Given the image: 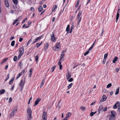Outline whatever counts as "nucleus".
I'll return each mask as SVG.
<instances>
[{
  "label": "nucleus",
  "mask_w": 120,
  "mask_h": 120,
  "mask_svg": "<svg viewBox=\"0 0 120 120\" xmlns=\"http://www.w3.org/2000/svg\"><path fill=\"white\" fill-rule=\"evenodd\" d=\"M20 52V53L19 54H20V55H22L23 53L24 52H22V51H19Z\"/></svg>",
  "instance_id": "obj_55"
},
{
  "label": "nucleus",
  "mask_w": 120,
  "mask_h": 120,
  "mask_svg": "<svg viewBox=\"0 0 120 120\" xmlns=\"http://www.w3.org/2000/svg\"><path fill=\"white\" fill-rule=\"evenodd\" d=\"M115 111H112L111 112V116H113L114 117L115 116Z\"/></svg>",
  "instance_id": "obj_22"
},
{
  "label": "nucleus",
  "mask_w": 120,
  "mask_h": 120,
  "mask_svg": "<svg viewBox=\"0 0 120 120\" xmlns=\"http://www.w3.org/2000/svg\"><path fill=\"white\" fill-rule=\"evenodd\" d=\"M106 59H105L104 58L103 60V61L102 62V63H103V64H105V61H106Z\"/></svg>",
  "instance_id": "obj_49"
},
{
  "label": "nucleus",
  "mask_w": 120,
  "mask_h": 120,
  "mask_svg": "<svg viewBox=\"0 0 120 120\" xmlns=\"http://www.w3.org/2000/svg\"><path fill=\"white\" fill-rule=\"evenodd\" d=\"M112 86V85L111 83H109L108 84L107 86V88H109L110 87Z\"/></svg>",
  "instance_id": "obj_44"
},
{
  "label": "nucleus",
  "mask_w": 120,
  "mask_h": 120,
  "mask_svg": "<svg viewBox=\"0 0 120 120\" xmlns=\"http://www.w3.org/2000/svg\"><path fill=\"white\" fill-rule=\"evenodd\" d=\"M60 48V42H58L57 43L56 47L55 48L53 47V50L54 51H57L59 50Z\"/></svg>",
  "instance_id": "obj_1"
},
{
  "label": "nucleus",
  "mask_w": 120,
  "mask_h": 120,
  "mask_svg": "<svg viewBox=\"0 0 120 120\" xmlns=\"http://www.w3.org/2000/svg\"><path fill=\"white\" fill-rule=\"evenodd\" d=\"M25 72L24 70H22V71L20 73L22 75Z\"/></svg>",
  "instance_id": "obj_56"
},
{
  "label": "nucleus",
  "mask_w": 120,
  "mask_h": 120,
  "mask_svg": "<svg viewBox=\"0 0 120 120\" xmlns=\"http://www.w3.org/2000/svg\"><path fill=\"white\" fill-rule=\"evenodd\" d=\"M72 85L73 83H71L70 84H69L68 86V89H70L71 88V86H72Z\"/></svg>",
  "instance_id": "obj_35"
},
{
  "label": "nucleus",
  "mask_w": 120,
  "mask_h": 120,
  "mask_svg": "<svg viewBox=\"0 0 120 120\" xmlns=\"http://www.w3.org/2000/svg\"><path fill=\"white\" fill-rule=\"evenodd\" d=\"M77 24L78 25H79V24L80 23L81 20V17H80L79 18H77Z\"/></svg>",
  "instance_id": "obj_16"
},
{
  "label": "nucleus",
  "mask_w": 120,
  "mask_h": 120,
  "mask_svg": "<svg viewBox=\"0 0 120 120\" xmlns=\"http://www.w3.org/2000/svg\"><path fill=\"white\" fill-rule=\"evenodd\" d=\"M42 43V42H41L40 43H37L36 44V46H37V48H38L39 46L41 45Z\"/></svg>",
  "instance_id": "obj_25"
},
{
  "label": "nucleus",
  "mask_w": 120,
  "mask_h": 120,
  "mask_svg": "<svg viewBox=\"0 0 120 120\" xmlns=\"http://www.w3.org/2000/svg\"><path fill=\"white\" fill-rule=\"evenodd\" d=\"M27 117L29 118H32L31 116L32 115V110L29 107L27 109Z\"/></svg>",
  "instance_id": "obj_2"
},
{
  "label": "nucleus",
  "mask_w": 120,
  "mask_h": 120,
  "mask_svg": "<svg viewBox=\"0 0 120 120\" xmlns=\"http://www.w3.org/2000/svg\"><path fill=\"white\" fill-rule=\"evenodd\" d=\"M71 115V113L68 112L66 114V117L64 120H67V119Z\"/></svg>",
  "instance_id": "obj_5"
},
{
  "label": "nucleus",
  "mask_w": 120,
  "mask_h": 120,
  "mask_svg": "<svg viewBox=\"0 0 120 120\" xmlns=\"http://www.w3.org/2000/svg\"><path fill=\"white\" fill-rule=\"evenodd\" d=\"M70 30V26L69 25H68L67 26L66 29V31L67 32V33H69Z\"/></svg>",
  "instance_id": "obj_14"
},
{
  "label": "nucleus",
  "mask_w": 120,
  "mask_h": 120,
  "mask_svg": "<svg viewBox=\"0 0 120 120\" xmlns=\"http://www.w3.org/2000/svg\"><path fill=\"white\" fill-rule=\"evenodd\" d=\"M79 3V0L77 1L76 4V7H77Z\"/></svg>",
  "instance_id": "obj_48"
},
{
  "label": "nucleus",
  "mask_w": 120,
  "mask_h": 120,
  "mask_svg": "<svg viewBox=\"0 0 120 120\" xmlns=\"http://www.w3.org/2000/svg\"><path fill=\"white\" fill-rule=\"evenodd\" d=\"M119 70V68H117L116 69V72H118Z\"/></svg>",
  "instance_id": "obj_62"
},
{
  "label": "nucleus",
  "mask_w": 120,
  "mask_h": 120,
  "mask_svg": "<svg viewBox=\"0 0 120 120\" xmlns=\"http://www.w3.org/2000/svg\"><path fill=\"white\" fill-rule=\"evenodd\" d=\"M74 27V24H72V26H71V30L70 32V33H71V32H72V30L73 29V28Z\"/></svg>",
  "instance_id": "obj_31"
},
{
  "label": "nucleus",
  "mask_w": 120,
  "mask_h": 120,
  "mask_svg": "<svg viewBox=\"0 0 120 120\" xmlns=\"http://www.w3.org/2000/svg\"><path fill=\"white\" fill-rule=\"evenodd\" d=\"M14 3L15 4L17 5L18 3L17 0H12Z\"/></svg>",
  "instance_id": "obj_29"
},
{
  "label": "nucleus",
  "mask_w": 120,
  "mask_h": 120,
  "mask_svg": "<svg viewBox=\"0 0 120 120\" xmlns=\"http://www.w3.org/2000/svg\"><path fill=\"white\" fill-rule=\"evenodd\" d=\"M119 104V102H117L113 106V108L114 109H116L117 108V105Z\"/></svg>",
  "instance_id": "obj_17"
},
{
  "label": "nucleus",
  "mask_w": 120,
  "mask_h": 120,
  "mask_svg": "<svg viewBox=\"0 0 120 120\" xmlns=\"http://www.w3.org/2000/svg\"><path fill=\"white\" fill-rule=\"evenodd\" d=\"M108 56V54L107 53H105L104 54V58L105 59H106V58Z\"/></svg>",
  "instance_id": "obj_40"
},
{
  "label": "nucleus",
  "mask_w": 120,
  "mask_h": 120,
  "mask_svg": "<svg viewBox=\"0 0 120 120\" xmlns=\"http://www.w3.org/2000/svg\"><path fill=\"white\" fill-rule=\"evenodd\" d=\"M73 80V79L72 78H71L70 79H68V81L69 82H71Z\"/></svg>",
  "instance_id": "obj_47"
},
{
  "label": "nucleus",
  "mask_w": 120,
  "mask_h": 120,
  "mask_svg": "<svg viewBox=\"0 0 120 120\" xmlns=\"http://www.w3.org/2000/svg\"><path fill=\"white\" fill-rule=\"evenodd\" d=\"M80 109L83 111H84L85 109V107L82 106L80 107Z\"/></svg>",
  "instance_id": "obj_34"
},
{
  "label": "nucleus",
  "mask_w": 120,
  "mask_h": 120,
  "mask_svg": "<svg viewBox=\"0 0 120 120\" xmlns=\"http://www.w3.org/2000/svg\"><path fill=\"white\" fill-rule=\"evenodd\" d=\"M93 46H91V47H90V48L89 49V51H90L91 50V49L93 48Z\"/></svg>",
  "instance_id": "obj_59"
},
{
  "label": "nucleus",
  "mask_w": 120,
  "mask_h": 120,
  "mask_svg": "<svg viewBox=\"0 0 120 120\" xmlns=\"http://www.w3.org/2000/svg\"><path fill=\"white\" fill-rule=\"evenodd\" d=\"M120 9V8H119L117 10V13L116 17V22H117L118 21V19L119 16V12Z\"/></svg>",
  "instance_id": "obj_3"
},
{
  "label": "nucleus",
  "mask_w": 120,
  "mask_h": 120,
  "mask_svg": "<svg viewBox=\"0 0 120 120\" xmlns=\"http://www.w3.org/2000/svg\"><path fill=\"white\" fill-rule=\"evenodd\" d=\"M42 117L43 119H47V114L45 112H44L42 115Z\"/></svg>",
  "instance_id": "obj_10"
},
{
  "label": "nucleus",
  "mask_w": 120,
  "mask_h": 120,
  "mask_svg": "<svg viewBox=\"0 0 120 120\" xmlns=\"http://www.w3.org/2000/svg\"><path fill=\"white\" fill-rule=\"evenodd\" d=\"M19 51L24 52V48L23 47H22L20 48L19 50Z\"/></svg>",
  "instance_id": "obj_42"
},
{
  "label": "nucleus",
  "mask_w": 120,
  "mask_h": 120,
  "mask_svg": "<svg viewBox=\"0 0 120 120\" xmlns=\"http://www.w3.org/2000/svg\"><path fill=\"white\" fill-rule=\"evenodd\" d=\"M22 75L20 73H19L18 75V76L16 77L15 78L16 79H18V78L20 77Z\"/></svg>",
  "instance_id": "obj_37"
},
{
  "label": "nucleus",
  "mask_w": 120,
  "mask_h": 120,
  "mask_svg": "<svg viewBox=\"0 0 120 120\" xmlns=\"http://www.w3.org/2000/svg\"><path fill=\"white\" fill-rule=\"evenodd\" d=\"M45 79H43L42 81V83H41V85H40V88H41L43 84L45 83Z\"/></svg>",
  "instance_id": "obj_15"
},
{
  "label": "nucleus",
  "mask_w": 120,
  "mask_h": 120,
  "mask_svg": "<svg viewBox=\"0 0 120 120\" xmlns=\"http://www.w3.org/2000/svg\"><path fill=\"white\" fill-rule=\"evenodd\" d=\"M32 41V40L31 39H30L29 41L27 43V45H28L30 43V42H31Z\"/></svg>",
  "instance_id": "obj_52"
},
{
  "label": "nucleus",
  "mask_w": 120,
  "mask_h": 120,
  "mask_svg": "<svg viewBox=\"0 0 120 120\" xmlns=\"http://www.w3.org/2000/svg\"><path fill=\"white\" fill-rule=\"evenodd\" d=\"M22 56V55H20V54H19L18 57V59L19 60L20 59V57H21V56Z\"/></svg>",
  "instance_id": "obj_63"
},
{
  "label": "nucleus",
  "mask_w": 120,
  "mask_h": 120,
  "mask_svg": "<svg viewBox=\"0 0 120 120\" xmlns=\"http://www.w3.org/2000/svg\"><path fill=\"white\" fill-rule=\"evenodd\" d=\"M17 110V107H15L13 110L12 111H14V112H16V111Z\"/></svg>",
  "instance_id": "obj_33"
},
{
  "label": "nucleus",
  "mask_w": 120,
  "mask_h": 120,
  "mask_svg": "<svg viewBox=\"0 0 120 120\" xmlns=\"http://www.w3.org/2000/svg\"><path fill=\"white\" fill-rule=\"evenodd\" d=\"M15 113V112L12 111V112H11L10 116V117H12L14 116V114Z\"/></svg>",
  "instance_id": "obj_13"
},
{
  "label": "nucleus",
  "mask_w": 120,
  "mask_h": 120,
  "mask_svg": "<svg viewBox=\"0 0 120 120\" xmlns=\"http://www.w3.org/2000/svg\"><path fill=\"white\" fill-rule=\"evenodd\" d=\"M42 36H40L39 37L37 38L33 42V43H32V44H34V43H35L37 42L39 40V39L41 38V37H42Z\"/></svg>",
  "instance_id": "obj_9"
},
{
  "label": "nucleus",
  "mask_w": 120,
  "mask_h": 120,
  "mask_svg": "<svg viewBox=\"0 0 120 120\" xmlns=\"http://www.w3.org/2000/svg\"><path fill=\"white\" fill-rule=\"evenodd\" d=\"M56 67V66H54L53 67H52V68L51 69V71L52 72L54 70V69H55Z\"/></svg>",
  "instance_id": "obj_32"
},
{
  "label": "nucleus",
  "mask_w": 120,
  "mask_h": 120,
  "mask_svg": "<svg viewBox=\"0 0 120 120\" xmlns=\"http://www.w3.org/2000/svg\"><path fill=\"white\" fill-rule=\"evenodd\" d=\"M24 82L23 81L22 79H21L19 83V85L22 88V87L24 85Z\"/></svg>",
  "instance_id": "obj_11"
},
{
  "label": "nucleus",
  "mask_w": 120,
  "mask_h": 120,
  "mask_svg": "<svg viewBox=\"0 0 120 120\" xmlns=\"http://www.w3.org/2000/svg\"><path fill=\"white\" fill-rule=\"evenodd\" d=\"M13 60L14 61H16L17 59V56H15L13 58Z\"/></svg>",
  "instance_id": "obj_38"
},
{
  "label": "nucleus",
  "mask_w": 120,
  "mask_h": 120,
  "mask_svg": "<svg viewBox=\"0 0 120 120\" xmlns=\"http://www.w3.org/2000/svg\"><path fill=\"white\" fill-rule=\"evenodd\" d=\"M94 112H91L90 113V115L91 116H93V115L94 114Z\"/></svg>",
  "instance_id": "obj_45"
},
{
  "label": "nucleus",
  "mask_w": 120,
  "mask_h": 120,
  "mask_svg": "<svg viewBox=\"0 0 120 120\" xmlns=\"http://www.w3.org/2000/svg\"><path fill=\"white\" fill-rule=\"evenodd\" d=\"M30 10H31V11H34V8H33V7H31V8H30Z\"/></svg>",
  "instance_id": "obj_58"
},
{
  "label": "nucleus",
  "mask_w": 120,
  "mask_h": 120,
  "mask_svg": "<svg viewBox=\"0 0 120 120\" xmlns=\"http://www.w3.org/2000/svg\"><path fill=\"white\" fill-rule=\"evenodd\" d=\"M119 88L117 89H116V90L115 92V94L116 95H117V94H118L119 93Z\"/></svg>",
  "instance_id": "obj_24"
},
{
  "label": "nucleus",
  "mask_w": 120,
  "mask_h": 120,
  "mask_svg": "<svg viewBox=\"0 0 120 120\" xmlns=\"http://www.w3.org/2000/svg\"><path fill=\"white\" fill-rule=\"evenodd\" d=\"M107 97L105 95L103 96L102 99L101 100V101H105L107 99Z\"/></svg>",
  "instance_id": "obj_12"
},
{
  "label": "nucleus",
  "mask_w": 120,
  "mask_h": 120,
  "mask_svg": "<svg viewBox=\"0 0 120 120\" xmlns=\"http://www.w3.org/2000/svg\"><path fill=\"white\" fill-rule=\"evenodd\" d=\"M8 59V58L4 59L2 61L1 63V64H4V63Z\"/></svg>",
  "instance_id": "obj_26"
},
{
  "label": "nucleus",
  "mask_w": 120,
  "mask_h": 120,
  "mask_svg": "<svg viewBox=\"0 0 120 120\" xmlns=\"http://www.w3.org/2000/svg\"><path fill=\"white\" fill-rule=\"evenodd\" d=\"M14 80V79H11L10 81L9 82V84H12V83L13 82V81Z\"/></svg>",
  "instance_id": "obj_41"
},
{
  "label": "nucleus",
  "mask_w": 120,
  "mask_h": 120,
  "mask_svg": "<svg viewBox=\"0 0 120 120\" xmlns=\"http://www.w3.org/2000/svg\"><path fill=\"white\" fill-rule=\"evenodd\" d=\"M22 18V16H20L18 19H17L19 20H21Z\"/></svg>",
  "instance_id": "obj_64"
},
{
  "label": "nucleus",
  "mask_w": 120,
  "mask_h": 120,
  "mask_svg": "<svg viewBox=\"0 0 120 120\" xmlns=\"http://www.w3.org/2000/svg\"><path fill=\"white\" fill-rule=\"evenodd\" d=\"M107 107H106L103 110V111H106V110L107 109Z\"/></svg>",
  "instance_id": "obj_61"
},
{
  "label": "nucleus",
  "mask_w": 120,
  "mask_h": 120,
  "mask_svg": "<svg viewBox=\"0 0 120 120\" xmlns=\"http://www.w3.org/2000/svg\"><path fill=\"white\" fill-rule=\"evenodd\" d=\"M22 40H23L22 38H19V41L20 42H21L22 41Z\"/></svg>",
  "instance_id": "obj_60"
},
{
  "label": "nucleus",
  "mask_w": 120,
  "mask_h": 120,
  "mask_svg": "<svg viewBox=\"0 0 120 120\" xmlns=\"http://www.w3.org/2000/svg\"><path fill=\"white\" fill-rule=\"evenodd\" d=\"M43 8L42 7H39L38 8V10L40 12H41V11L43 10Z\"/></svg>",
  "instance_id": "obj_21"
},
{
  "label": "nucleus",
  "mask_w": 120,
  "mask_h": 120,
  "mask_svg": "<svg viewBox=\"0 0 120 120\" xmlns=\"http://www.w3.org/2000/svg\"><path fill=\"white\" fill-rule=\"evenodd\" d=\"M5 5L6 7L8 8L9 6V4L8 2H5Z\"/></svg>",
  "instance_id": "obj_27"
},
{
  "label": "nucleus",
  "mask_w": 120,
  "mask_h": 120,
  "mask_svg": "<svg viewBox=\"0 0 120 120\" xmlns=\"http://www.w3.org/2000/svg\"><path fill=\"white\" fill-rule=\"evenodd\" d=\"M67 73L66 74V75L67 78V79L68 80L70 77H71V75L70 73V72L69 71L67 70Z\"/></svg>",
  "instance_id": "obj_7"
},
{
  "label": "nucleus",
  "mask_w": 120,
  "mask_h": 120,
  "mask_svg": "<svg viewBox=\"0 0 120 120\" xmlns=\"http://www.w3.org/2000/svg\"><path fill=\"white\" fill-rule=\"evenodd\" d=\"M22 63L21 62H19V66L21 68H22Z\"/></svg>",
  "instance_id": "obj_23"
},
{
  "label": "nucleus",
  "mask_w": 120,
  "mask_h": 120,
  "mask_svg": "<svg viewBox=\"0 0 120 120\" xmlns=\"http://www.w3.org/2000/svg\"><path fill=\"white\" fill-rule=\"evenodd\" d=\"M82 13V12L81 11H79L78 12V14L77 16V18H80L79 17L81 16Z\"/></svg>",
  "instance_id": "obj_18"
},
{
  "label": "nucleus",
  "mask_w": 120,
  "mask_h": 120,
  "mask_svg": "<svg viewBox=\"0 0 120 120\" xmlns=\"http://www.w3.org/2000/svg\"><path fill=\"white\" fill-rule=\"evenodd\" d=\"M19 21V20L18 19H16L15 20L14 22L13 23V25H14L15 23H16L17 22H18Z\"/></svg>",
  "instance_id": "obj_39"
},
{
  "label": "nucleus",
  "mask_w": 120,
  "mask_h": 120,
  "mask_svg": "<svg viewBox=\"0 0 120 120\" xmlns=\"http://www.w3.org/2000/svg\"><path fill=\"white\" fill-rule=\"evenodd\" d=\"M115 117L111 116L109 118V120H114Z\"/></svg>",
  "instance_id": "obj_30"
},
{
  "label": "nucleus",
  "mask_w": 120,
  "mask_h": 120,
  "mask_svg": "<svg viewBox=\"0 0 120 120\" xmlns=\"http://www.w3.org/2000/svg\"><path fill=\"white\" fill-rule=\"evenodd\" d=\"M41 100V99L40 98H37L35 102V104L34 105V106H35L36 105H38Z\"/></svg>",
  "instance_id": "obj_8"
},
{
  "label": "nucleus",
  "mask_w": 120,
  "mask_h": 120,
  "mask_svg": "<svg viewBox=\"0 0 120 120\" xmlns=\"http://www.w3.org/2000/svg\"><path fill=\"white\" fill-rule=\"evenodd\" d=\"M48 43H47L45 45V50H46L47 49V48L48 46Z\"/></svg>",
  "instance_id": "obj_36"
},
{
  "label": "nucleus",
  "mask_w": 120,
  "mask_h": 120,
  "mask_svg": "<svg viewBox=\"0 0 120 120\" xmlns=\"http://www.w3.org/2000/svg\"><path fill=\"white\" fill-rule=\"evenodd\" d=\"M15 41H13L11 42V45L12 46H13L15 45Z\"/></svg>",
  "instance_id": "obj_28"
},
{
  "label": "nucleus",
  "mask_w": 120,
  "mask_h": 120,
  "mask_svg": "<svg viewBox=\"0 0 120 120\" xmlns=\"http://www.w3.org/2000/svg\"><path fill=\"white\" fill-rule=\"evenodd\" d=\"M103 32H104V30H103V29H102V31H101V36H102V35L103 33Z\"/></svg>",
  "instance_id": "obj_57"
},
{
  "label": "nucleus",
  "mask_w": 120,
  "mask_h": 120,
  "mask_svg": "<svg viewBox=\"0 0 120 120\" xmlns=\"http://www.w3.org/2000/svg\"><path fill=\"white\" fill-rule=\"evenodd\" d=\"M89 51H86V52L84 54V56H86L87 54H88L89 53Z\"/></svg>",
  "instance_id": "obj_46"
},
{
  "label": "nucleus",
  "mask_w": 120,
  "mask_h": 120,
  "mask_svg": "<svg viewBox=\"0 0 120 120\" xmlns=\"http://www.w3.org/2000/svg\"><path fill=\"white\" fill-rule=\"evenodd\" d=\"M27 18H26L22 22V23H23L27 20Z\"/></svg>",
  "instance_id": "obj_51"
},
{
  "label": "nucleus",
  "mask_w": 120,
  "mask_h": 120,
  "mask_svg": "<svg viewBox=\"0 0 120 120\" xmlns=\"http://www.w3.org/2000/svg\"><path fill=\"white\" fill-rule=\"evenodd\" d=\"M57 8V6L56 5H54L53 7V10H54Z\"/></svg>",
  "instance_id": "obj_50"
},
{
  "label": "nucleus",
  "mask_w": 120,
  "mask_h": 120,
  "mask_svg": "<svg viewBox=\"0 0 120 120\" xmlns=\"http://www.w3.org/2000/svg\"><path fill=\"white\" fill-rule=\"evenodd\" d=\"M35 60L36 61H37L38 60V55H37L35 57Z\"/></svg>",
  "instance_id": "obj_43"
},
{
  "label": "nucleus",
  "mask_w": 120,
  "mask_h": 120,
  "mask_svg": "<svg viewBox=\"0 0 120 120\" xmlns=\"http://www.w3.org/2000/svg\"><path fill=\"white\" fill-rule=\"evenodd\" d=\"M54 35L53 34H51V40H52V41H53L54 42H55L56 41V40L55 39V38L54 37Z\"/></svg>",
  "instance_id": "obj_6"
},
{
  "label": "nucleus",
  "mask_w": 120,
  "mask_h": 120,
  "mask_svg": "<svg viewBox=\"0 0 120 120\" xmlns=\"http://www.w3.org/2000/svg\"><path fill=\"white\" fill-rule=\"evenodd\" d=\"M9 78V74H8L7 77V79L5 80V81H6Z\"/></svg>",
  "instance_id": "obj_54"
},
{
  "label": "nucleus",
  "mask_w": 120,
  "mask_h": 120,
  "mask_svg": "<svg viewBox=\"0 0 120 120\" xmlns=\"http://www.w3.org/2000/svg\"><path fill=\"white\" fill-rule=\"evenodd\" d=\"M66 52V51L64 50L62 51V53L60 55V58L59 59L60 60H62V58L64 56V53H65Z\"/></svg>",
  "instance_id": "obj_4"
},
{
  "label": "nucleus",
  "mask_w": 120,
  "mask_h": 120,
  "mask_svg": "<svg viewBox=\"0 0 120 120\" xmlns=\"http://www.w3.org/2000/svg\"><path fill=\"white\" fill-rule=\"evenodd\" d=\"M118 59V58L116 56L114 59L113 60L112 62L114 63H115L116 62V61H117Z\"/></svg>",
  "instance_id": "obj_19"
},
{
  "label": "nucleus",
  "mask_w": 120,
  "mask_h": 120,
  "mask_svg": "<svg viewBox=\"0 0 120 120\" xmlns=\"http://www.w3.org/2000/svg\"><path fill=\"white\" fill-rule=\"evenodd\" d=\"M59 69L60 70H62V65L59 66Z\"/></svg>",
  "instance_id": "obj_53"
},
{
  "label": "nucleus",
  "mask_w": 120,
  "mask_h": 120,
  "mask_svg": "<svg viewBox=\"0 0 120 120\" xmlns=\"http://www.w3.org/2000/svg\"><path fill=\"white\" fill-rule=\"evenodd\" d=\"M5 92V90L4 89H1L0 90V94H4Z\"/></svg>",
  "instance_id": "obj_20"
}]
</instances>
